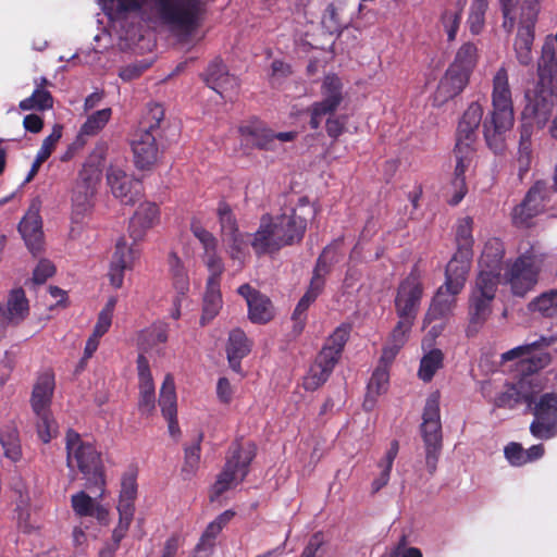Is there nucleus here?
<instances>
[{"label":"nucleus","instance_id":"62","mask_svg":"<svg viewBox=\"0 0 557 557\" xmlns=\"http://www.w3.org/2000/svg\"><path fill=\"white\" fill-rule=\"evenodd\" d=\"M95 504L94 499L84 491L71 496L73 511L79 517L92 516Z\"/></svg>","mask_w":557,"mask_h":557},{"label":"nucleus","instance_id":"35","mask_svg":"<svg viewBox=\"0 0 557 557\" xmlns=\"http://www.w3.org/2000/svg\"><path fill=\"white\" fill-rule=\"evenodd\" d=\"M239 133L244 137H249L255 147L261 150L274 149V132L265 127L260 121H250L248 124L239 127Z\"/></svg>","mask_w":557,"mask_h":557},{"label":"nucleus","instance_id":"13","mask_svg":"<svg viewBox=\"0 0 557 557\" xmlns=\"http://www.w3.org/2000/svg\"><path fill=\"white\" fill-rule=\"evenodd\" d=\"M552 197V190L548 183L537 181L528 190L522 202L513 208L511 218L513 225L518 227L530 226L533 218L539 215L543 210L545 202Z\"/></svg>","mask_w":557,"mask_h":557},{"label":"nucleus","instance_id":"32","mask_svg":"<svg viewBox=\"0 0 557 557\" xmlns=\"http://www.w3.org/2000/svg\"><path fill=\"white\" fill-rule=\"evenodd\" d=\"M1 314L11 325H18L29 313V305L23 288L10 292L5 306H1Z\"/></svg>","mask_w":557,"mask_h":557},{"label":"nucleus","instance_id":"41","mask_svg":"<svg viewBox=\"0 0 557 557\" xmlns=\"http://www.w3.org/2000/svg\"><path fill=\"white\" fill-rule=\"evenodd\" d=\"M112 114V110L110 108H106L102 110H98L91 115H89L86 122L81 126L79 133L77 135L74 145H78L83 147L85 145L84 136H95L97 135L110 121Z\"/></svg>","mask_w":557,"mask_h":557},{"label":"nucleus","instance_id":"18","mask_svg":"<svg viewBox=\"0 0 557 557\" xmlns=\"http://www.w3.org/2000/svg\"><path fill=\"white\" fill-rule=\"evenodd\" d=\"M207 86L216 91L223 98L226 94L234 92L239 87L236 76L230 74L226 64L221 58H214L202 74Z\"/></svg>","mask_w":557,"mask_h":557},{"label":"nucleus","instance_id":"43","mask_svg":"<svg viewBox=\"0 0 557 557\" xmlns=\"http://www.w3.org/2000/svg\"><path fill=\"white\" fill-rule=\"evenodd\" d=\"M91 158L84 163L74 187L96 194L101 182L102 170L100 163L92 162Z\"/></svg>","mask_w":557,"mask_h":557},{"label":"nucleus","instance_id":"4","mask_svg":"<svg viewBox=\"0 0 557 557\" xmlns=\"http://www.w3.org/2000/svg\"><path fill=\"white\" fill-rule=\"evenodd\" d=\"M350 331L351 326L343 323L325 339L302 379V386L306 391L314 392L330 379L349 339Z\"/></svg>","mask_w":557,"mask_h":557},{"label":"nucleus","instance_id":"42","mask_svg":"<svg viewBox=\"0 0 557 557\" xmlns=\"http://www.w3.org/2000/svg\"><path fill=\"white\" fill-rule=\"evenodd\" d=\"M535 39V32L530 28H518L513 49L520 65L530 66L533 64L532 47Z\"/></svg>","mask_w":557,"mask_h":557},{"label":"nucleus","instance_id":"20","mask_svg":"<svg viewBox=\"0 0 557 557\" xmlns=\"http://www.w3.org/2000/svg\"><path fill=\"white\" fill-rule=\"evenodd\" d=\"M136 251L133 247L127 246L125 238H120L115 244V250L109 269V280L113 287L120 288L123 285L124 272L132 268Z\"/></svg>","mask_w":557,"mask_h":557},{"label":"nucleus","instance_id":"26","mask_svg":"<svg viewBox=\"0 0 557 557\" xmlns=\"http://www.w3.org/2000/svg\"><path fill=\"white\" fill-rule=\"evenodd\" d=\"M169 339V324L165 322H156L149 327L141 330L137 336V346L141 351L147 354L157 351L162 354L161 345H164Z\"/></svg>","mask_w":557,"mask_h":557},{"label":"nucleus","instance_id":"40","mask_svg":"<svg viewBox=\"0 0 557 557\" xmlns=\"http://www.w3.org/2000/svg\"><path fill=\"white\" fill-rule=\"evenodd\" d=\"M96 194L74 187L72 190V212L73 223H82L88 216L94 208V197Z\"/></svg>","mask_w":557,"mask_h":557},{"label":"nucleus","instance_id":"12","mask_svg":"<svg viewBox=\"0 0 557 557\" xmlns=\"http://www.w3.org/2000/svg\"><path fill=\"white\" fill-rule=\"evenodd\" d=\"M423 295V285L417 268L403 280L395 297V310L399 319L414 322Z\"/></svg>","mask_w":557,"mask_h":557},{"label":"nucleus","instance_id":"3","mask_svg":"<svg viewBox=\"0 0 557 557\" xmlns=\"http://www.w3.org/2000/svg\"><path fill=\"white\" fill-rule=\"evenodd\" d=\"M547 257L540 246L529 245L515 259L506 261L503 280L515 297L524 298L535 289L546 268Z\"/></svg>","mask_w":557,"mask_h":557},{"label":"nucleus","instance_id":"36","mask_svg":"<svg viewBox=\"0 0 557 557\" xmlns=\"http://www.w3.org/2000/svg\"><path fill=\"white\" fill-rule=\"evenodd\" d=\"M223 306L221 285L214 283L206 284V290L202 299V313L200 324L202 326L211 322L220 312Z\"/></svg>","mask_w":557,"mask_h":557},{"label":"nucleus","instance_id":"38","mask_svg":"<svg viewBox=\"0 0 557 557\" xmlns=\"http://www.w3.org/2000/svg\"><path fill=\"white\" fill-rule=\"evenodd\" d=\"M398 451L399 442L397 440H393L384 457L377 462V468L381 469V472L379 476L375 478L371 483L373 494L377 493L388 484L393 465L398 455Z\"/></svg>","mask_w":557,"mask_h":557},{"label":"nucleus","instance_id":"37","mask_svg":"<svg viewBox=\"0 0 557 557\" xmlns=\"http://www.w3.org/2000/svg\"><path fill=\"white\" fill-rule=\"evenodd\" d=\"M0 444L4 456L13 462L22 458V446L20 433L14 422H10L0 428Z\"/></svg>","mask_w":557,"mask_h":557},{"label":"nucleus","instance_id":"5","mask_svg":"<svg viewBox=\"0 0 557 557\" xmlns=\"http://www.w3.org/2000/svg\"><path fill=\"white\" fill-rule=\"evenodd\" d=\"M160 23L171 32L191 36L200 26L206 12L205 0H153Z\"/></svg>","mask_w":557,"mask_h":557},{"label":"nucleus","instance_id":"33","mask_svg":"<svg viewBox=\"0 0 557 557\" xmlns=\"http://www.w3.org/2000/svg\"><path fill=\"white\" fill-rule=\"evenodd\" d=\"M321 95L322 100L314 103L333 114L344 100L341 78L335 74L326 75L321 85Z\"/></svg>","mask_w":557,"mask_h":557},{"label":"nucleus","instance_id":"10","mask_svg":"<svg viewBox=\"0 0 557 557\" xmlns=\"http://www.w3.org/2000/svg\"><path fill=\"white\" fill-rule=\"evenodd\" d=\"M524 98L520 125L536 132L544 129L553 117L557 96L533 88L525 92Z\"/></svg>","mask_w":557,"mask_h":557},{"label":"nucleus","instance_id":"14","mask_svg":"<svg viewBox=\"0 0 557 557\" xmlns=\"http://www.w3.org/2000/svg\"><path fill=\"white\" fill-rule=\"evenodd\" d=\"M541 392V386L531 376H523L515 383L505 384V389L499 393L494 400L498 408L513 409L520 404H525L531 408L533 399Z\"/></svg>","mask_w":557,"mask_h":557},{"label":"nucleus","instance_id":"59","mask_svg":"<svg viewBox=\"0 0 557 557\" xmlns=\"http://www.w3.org/2000/svg\"><path fill=\"white\" fill-rule=\"evenodd\" d=\"M541 0H523L519 16V28H530L535 32Z\"/></svg>","mask_w":557,"mask_h":557},{"label":"nucleus","instance_id":"27","mask_svg":"<svg viewBox=\"0 0 557 557\" xmlns=\"http://www.w3.org/2000/svg\"><path fill=\"white\" fill-rule=\"evenodd\" d=\"M472 253L456 251L446 265L445 284L455 290H462L471 265Z\"/></svg>","mask_w":557,"mask_h":557},{"label":"nucleus","instance_id":"48","mask_svg":"<svg viewBox=\"0 0 557 557\" xmlns=\"http://www.w3.org/2000/svg\"><path fill=\"white\" fill-rule=\"evenodd\" d=\"M159 406L164 418H172L177 413L175 383L171 374H166L162 383Z\"/></svg>","mask_w":557,"mask_h":557},{"label":"nucleus","instance_id":"11","mask_svg":"<svg viewBox=\"0 0 557 557\" xmlns=\"http://www.w3.org/2000/svg\"><path fill=\"white\" fill-rule=\"evenodd\" d=\"M534 416L530 424V433L539 440H549L557 435V395L545 393L536 400L533 399L531 408H527Z\"/></svg>","mask_w":557,"mask_h":557},{"label":"nucleus","instance_id":"28","mask_svg":"<svg viewBox=\"0 0 557 557\" xmlns=\"http://www.w3.org/2000/svg\"><path fill=\"white\" fill-rule=\"evenodd\" d=\"M348 3L346 0H334L323 12L321 24L331 35H339L351 22V15L346 14Z\"/></svg>","mask_w":557,"mask_h":557},{"label":"nucleus","instance_id":"15","mask_svg":"<svg viewBox=\"0 0 557 557\" xmlns=\"http://www.w3.org/2000/svg\"><path fill=\"white\" fill-rule=\"evenodd\" d=\"M557 342V336H541L537 341L530 344L515 347L502 355L503 361H509L525 357L529 362L528 370L536 372L550 362V355L543 351V348L549 347Z\"/></svg>","mask_w":557,"mask_h":557},{"label":"nucleus","instance_id":"64","mask_svg":"<svg viewBox=\"0 0 557 557\" xmlns=\"http://www.w3.org/2000/svg\"><path fill=\"white\" fill-rule=\"evenodd\" d=\"M190 231L193 235L201 243L203 252L216 250L218 240L212 233L207 231L198 221H191Z\"/></svg>","mask_w":557,"mask_h":557},{"label":"nucleus","instance_id":"51","mask_svg":"<svg viewBox=\"0 0 557 557\" xmlns=\"http://www.w3.org/2000/svg\"><path fill=\"white\" fill-rule=\"evenodd\" d=\"M520 138L518 147V163L520 173L529 171L532 161V136L537 133L528 127L520 125L519 127Z\"/></svg>","mask_w":557,"mask_h":557},{"label":"nucleus","instance_id":"44","mask_svg":"<svg viewBox=\"0 0 557 557\" xmlns=\"http://www.w3.org/2000/svg\"><path fill=\"white\" fill-rule=\"evenodd\" d=\"M505 256V246L499 238H490L483 248L480 267L482 269L500 271V264Z\"/></svg>","mask_w":557,"mask_h":557},{"label":"nucleus","instance_id":"1","mask_svg":"<svg viewBox=\"0 0 557 557\" xmlns=\"http://www.w3.org/2000/svg\"><path fill=\"white\" fill-rule=\"evenodd\" d=\"M493 110L483 121V134L488 148L496 154L506 149V133L515 122L513 103L507 70L502 66L493 78Z\"/></svg>","mask_w":557,"mask_h":557},{"label":"nucleus","instance_id":"49","mask_svg":"<svg viewBox=\"0 0 557 557\" xmlns=\"http://www.w3.org/2000/svg\"><path fill=\"white\" fill-rule=\"evenodd\" d=\"M478 61V49L474 44L466 42L457 51L454 62L450 67L471 75Z\"/></svg>","mask_w":557,"mask_h":557},{"label":"nucleus","instance_id":"7","mask_svg":"<svg viewBox=\"0 0 557 557\" xmlns=\"http://www.w3.org/2000/svg\"><path fill=\"white\" fill-rule=\"evenodd\" d=\"M228 453L225 465L212 485L211 502L245 480L249 473L250 463L257 455V446L252 442L246 444L235 442L230 446Z\"/></svg>","mask_w":557,"mask_h":557},{"label":"nucleus","instance_id":"6","mask_svg":"<svg viewBox=\"0 0 557 557\" xmlns=\"http://www.w3.org/2000/svg\"><path fill=\"white\" fill-rule=\"evenodd\" d=\"M164 108L160 103H149L139 122V128L132 140L134 163L138 170H149L159 158L157 138L164 120Z\"/></svg>","mask_w":557,"mask_h":557},{"label":"nucleus","instance_id":"57","mask_svg":"<svg viewBox=\"0 0 557 557\" xmlns=\"http://www.w3.org/2000/svg\"><path fill=\"white\" fill-rule=\"evenodd\" d=\"M454 154L456 158L454 174L466 177V172L472 165L475 154L473 146H469L468 144H456Z\"/></svg>","mask_w":557,"mask_h":557},{"label":"nucleus","instance_id":"8","mask_svg":"<svg viewBox=\"0 0 557 557\" xmlns=\"http://www.w3.org/2000/svg\"><path fill=\"white\" fill-rule=\"evenodd\" d=\"M420 432L425 448L426 469L429 473L433 475L436 472L438 458L443 448L438 392H433L426 398Z\"/></svg>","mask_w":557,"mask_h":557},{"label":"nucleus","instance_id":"19","mask_svg":"<svg viewBox=\"0 0 557 557\" xmlns=\"http://www.w3.org/2000/svg\"><path fill=\"white\" fill-rule=\"evenodd\" d=\"M250 245L258 257L275 253L285 247L284 243L278 239L270 214L262 215Z\"/></svg>","mask_w":557,"mask_h":557},{"label":"nucleus","instance_id":"52","mask_svg":"<svg viewBox=\"0 0 557 557\" xmlns=\"http://www.w3.org/2000/svg\"><path fill=\"white\" fill-rule=\"evenodd\" d=\"M53 97L50 91L37 86L33 94L20 101L18 108L22 111L38 110L45 111L52 109Z\"/></svg>","mask_w":557,"mask_h":557},{"label":"nucleus","instance_id":"39","mask_svg":"<svg viewBox=\"0 0 557 557\" xmlns=\"http://www.w3.org/2000/svg\"><path fill=\"white\" fill-rule=\"evenodd\" d=\"M234 516L235 512L233 510H225L210 522L202 533L199 543L196 545V550L202 552L211 549L215 544L216 536Z\"/></svg>","mask_w":557,"mask_h":557},{"label":"nucleus","instance_id":"60","mask_svg":"<svg viewBox=\"0 0 557 557\" xmlns=\"http://www.w3.org/2000/svg\"><path fill=\"white\" fill-rule=\"evenodd\" d=\"M218 218L223 236L236 234L238 231L237 221L231 206L227 202H219Z\"/></svg>","mask_w":557,"mask_h":557},{"label":"nucleus","instance_id":"23","mask_svg":"<svg viewBox=\"0 0 557 557\" xmlns=\"http://www.w3.org/2000/svg\"><path fill=\"white\" fill-rule=\"evenodd\" d=\"M160 219V210L154 202H143L129 221V235L134 240L140 239L148 228L154 226Z\"/></svg>","mask_w":557,"mask_h":557},{"label":"nucleus","instance_id":"24","mask_svg":"<svg viewBox=\"0 0 557 557\" xmlns=\"http://www.w3.org/2000/svg\"><path fill=\"white\" fill-rule=\"evenodd\" d=\"M483 109L478 102H472L463 112L457 128L456 144L473 146L476 129L482 121Z\"/></svg>","mask_w":557,"mask_h":557},{"label":"nucleus","instance_id":"2","mask_svg":"<svg viewBox=\"0 0 557 557\" xmlns=\"http://www.w3.org/2000/svg\"><path fill=\"white\" fill-rule=\"evenodd\" d=\"M66 467L71 473L77 471L85 481V487L101 497L106 487V471L101 453L97 447L74 430L65 434Z\"/></svg>","mask_w":557,"mask_h":557},{"label":"nucleus","instance_id":"22","mask_svg":"<svg viewBox=\"0 0 557 557\" xmlns=\"http://www.w3.org/2000/svg\"><path fill=\"white\" fill-rule=\"evenodd\" d=\"M469 78V75L449 66L438 83L434 94V102L442 106L461 94L468 85Z\"/></svg>","mask_w":557,"mask_h":557},{"label":"nucleus","instance_id":"50","mask_svg":"<svg viewBox=\"0 0 557 557\" xmlns=\"http://www.w3.org/2000/svg\"><path fill=\"white\" fill-rule=\"evenodd\" d=\"M202 438L203 434L199 433L195 443L184 449V465L181 470L184 480H190L198 470Z\"/></svg>","mask_w":557,"mask_h":557},{"label":"nucleus","instance_id":"58","mask_svg":"<svg viewBox=\"0 0 557 557\" xmlns=\"http://www.w3.org/2000/svg\"><path fill=\"white\" fill-rule=\"evenodd\" d=\"M203 262L209 271V276L206 284L214 283L221 285V276L224 272V263L216 250L203 252Z\"/></svg>","mask_w":557,"mask_h":557},{"label":"nucleus","instance_id":"47","mask_svg":"<svg viewBox=\"0 0 557 557\" xmlns=\"http://www.w3.org/2000/svg\"><path fill=\"white\" fill-rule=\"evenodd\" d=\"M444 364V354L441 349L434 348L426 352L420 360L418 376L423 382H431L437 370Z\"/></svg>","mask_w":557,"mask_h":557},{"label":"nucleus","instance_id":"9","mask_svg":"<svg viewBox=\"0 0 557 557\" xmlns=\"http://www.w3.org/2000/svg\"><path fill=\"white\" fill-rule=\"evenodd\" d=\"M317 212L314 205L309 201L308 197L304 196L298 199L295 207L272 218L278 239L284 243L285 247L302 240L308 222L315 218Z\"/></svg>","mask_w":557,"mask_h":557},{"label":"nucleus","instance_id":"61","mask_svg":"<svg viewBox=\"0 0 557 557\" xmlns=\"http://www.w3.org/2000/svg\"><path fill=\"white\" fill-rule=\"evenodd\" d=\"M462 18V9L453 11L445 10L441 16V22L443 27L447 34L448 41H454L456 39L460 23Z\"/></svg>","mask_w":557,"mask_h":557},{"label":"nucleus","instance_id":"31","mask_svg":"<svg viewBox=\"0 0 557 557\" xmlns=\"http://www.w3.org/2000/svg\"><path fill=\"white\" fill-rule=\"evenodd\" d=\"M251 350V343L245 332L240 329H235L230 332L226 354L230 367L236 373H242V359L245 358Z\"/></svg>","mask_w":557,"mask_h":557},{"label":"nucleus","instance_id":"21","mask_svg":"<svg viewBox=\"0 0 557 557\" xmlns=\"http://www.w3.org/2000/svg\"><path fill=\"white\" fill-rule=\"evenodd\" d=\"M461 290H455L447 284H443L436 290L424 317V324L448 317L456 306L457 295Z\"/></svg>","mask_w":557,"mask_h":557},{"label":"nucleus","instance_id":"55","mask_svg":"<svg viewBox=\"0 0 557 557\" xmlns=\"http://www.w3.org/2000/svg\"><path fill=\"white\" fill-rule=\"evenodd\" d=\"M472 226L473 220L470 216H466L459 221L456 230L457 251H461V253H472L474 243Z\"/></svg>","mask_w":557,"mask_h":557},{"label":"nucleus","instance_id":"34","mask_svg":"<svg viewBox=\"0 0 557 557\" xmlns=\"http://www.w3.org/2000/svg\"><path fill=\"white\" fill-rule=\"evenodd\" d=\"M317 282L318 281L310 282L308 289L306 290L305 295L299 299L293 312V330L296 334H300L304 331L307 321V310L317 300V298L323 290L321 289V284Z\"/></svg>","mask_w":557,"mask_h":557},{"label":"nucleus","instance_id":"54","mask_svg":"<svg viewBox=\"0 0 557 557\" xmlns=\"http://www.w3.org/2000/svg\"><path fill=\"white\" fill-rule=\"evenodd\" d=\"M389 382V371L386 367L377 366L373 371L367 386V399L375 400V397L386 392ZM367 403H364L366 405Z\"/></svg>","mask_w":557,"mask_h":557},{"label":"nucleus","instance_id":"17","mask_svg":"<svg viewBox=\"0 0 557 557\" xmlns=\"http://www.w3.org/2000/svg\"><path fill=\"white\" fill-rule=\"evenodd\" d=\"M107 182L113 196L123 205L133 206L140 196V183L131 178L125 171L110 166L107 171Z\"/></svg>","mask_w":557,"mask_h":557},{"label":"nucleus","instance_id":"45","mask_svg":"<svg viewBox=\"0 0 557 557\" xmlns=\"http://www.w3.org/2000/svg\"><path fill=\"white\" fill-rule=\"evenodd\" d=\"M529 311L537 313L543 318H556L557 317V289H549L542 293L528 305Z\"/></svg>","mask_w":557,"mask_h":557},{"label":"nucleus","instance_id":"46","mask_svg":"<svg viewBox=\"0 0 557 557\" xmlns=\"http://www.w3.org/2000/svg\"><path fill=\"white\" fill-rule=\"evenodd\" d=\"M499 280L500 271L482 269L476 276L472 293L495 299Z\"/></svg>","mask_w":557,"mask_h":557},{"label":"nucleus","instance_id":"30","mask_svg":"<svg viewBox=\"0 0 557 557\" xmlns=\"http://www.w3.org/2000/svg\"><path fill=\"white\" fill-rule=\"evenodd\" d=\"M54 385L52 372L47 371L38 376L30 398L32 409L35 413L50 410Z\"/></svg>","mask_w":557,"mask_h":557},{"label":"nucleus","instance_id":"63","mask_svg":"<svg viewBox=\"0 0 557 557\" xmlns=\"http://www.w3.org/2000/svg\"><path fill=\"white\" fill-rule=\"evenodd\" d=\"M63 126L61 124H54L52 132L48 135L41 144L40 149L37 152V157L46 161L52 154L55 149L58 141L62 137Z\"/></svg>","mask_w":557,"mask_h":557},{"label":"nucleus","instance_id":"53","mask_svg":"<svg viewBox=\"0 0 557 557\" xmlns=\"http://www.w3.org/2000/svg\"><path fill=\"white\" fill-rule=\"evenodd\" d=\"M488 9L487 0H472L467 18V25L472 35H479L485 25V14Z\"/></svg>","mask_w":557,"mask_h":557},{"label":"nucleus","instance_id":"16","mask_svg":"<svg viewBox=\"0 0 557 557\" xmlns=\"http://www.w3.org/2000/svg\"><path fill=\"white\" fill-rule=\"evenodd\" d=\"M237 293L245 298L248 306V319L252 323L267 324L274 318V307L267 295L248 283L240 285Z\"/></svg>","mask_w":557,"mask_h":557},{"label":"nucleus","instance_id":"29","mask_svg":"<svg viewBox=\"0 0 557 557\" xmlns=\"http://www.w3.org/2000/svg\"><path fill=\"white\" fill-rule=\"evenodd\" d=\"M493 298L471 293L469 299V324L467 335L473 336L484 325L492 313Z\"/></svg>","mask_w":557,"mask_h":557},{"label":"nucleus","instance_id":"25","mask_svg":"<svg viewBox=\"0 0 557 557\" xmlns=\"http://www.w3.org/2000/svg\"><path fill=\"white\" fill-rule=\"evenodd\" d=\"M18 232L34 256L42 250L44 232L41 219L38 213L28 212L20 222Z\"/></svg>","mask_w":557,"mask_h":557},{"label":"nucleus","instance_id":"56","mask_svg":"<svg viewBox=\"0 0 557 557\" xmlns=\"http://www.w3.org/2000/svg\"><path fill=\"white\" fill-rule=\"evenodd\" d=\"M37 416V434L42 443L47 444L57 437L59 425L51 411L35 413Z\"/></svg>","mask_w":557,"mask_h":557}]
</instances>
